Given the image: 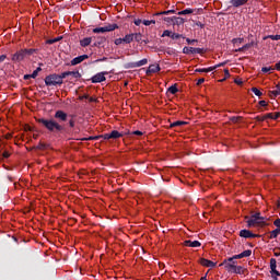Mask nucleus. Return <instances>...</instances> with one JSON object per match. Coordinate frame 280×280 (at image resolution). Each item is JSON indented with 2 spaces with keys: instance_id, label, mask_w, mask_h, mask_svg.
I'll list each match as a JSON object with an SVG mask.
<instances>
[{
  "instance_id": "obj_1",
  "label": "nucleus",
  "mask_w": 280,
  "mask_h": 280,
  "mask_svg": "<svg viewBox=\"0 0 280 280\" xmlns=\"http://www.w3.org/2000/svg\"><path fill=\"white\" fill-rule=\"evenodd\" d=\"M69 115L63 110H57L54 118H37L36 121L39 126H43L48 132L52 135H62L65 132V121H67ZM57 119V120H56Z\"/></svg>"
},
{
  "instance_id": "obj_2",
  "label": "nucleus",
  "mask_w": 280,
  "mask_h": 280,
  "mask_svg": "<svg viewBox=\"0 0 280 280\" xmlns=\"http://www.w3.org/2000/svg\"><path fill=\"white\" fill-rule=\"evenodd\" d=\"M34 54H36V49H34V48L21 49V50H18L15 54L12 55L11 60L13 62H21V61L25 60V58H27V56H33Z\"/></svg>"
},
{
  "instance_id": "obj_3",
  "label": "nucleus",
  "mask_w": 280,
  "mask_h": 280,
  "mask_svg": "<svg viewBox=\"0 0 280 280\" xmlns=\"http://www.w3.org/2000/svg\"><path fill=\"white\" fill-rule=\"evenodd\" d=\"M46 86H61L60 78L57 73L49 74L44 80Z\"/></svg>"
},
{
  "instance_id": "obj_4",
  "label": "nucleus",
  "mask_w": 280,
  "mask_h": 280,
  "mask_svg": "<svg viewBox=\"0 0 280 280\" xmlns=\"http://www.w3.org/2000/svg\"><path fill=\"white\" fill-rule=\"evenodd\" d=\"M115 30H119V25L108 24V25L103 26V27L93 28V33L94 34H104L106 32H115Z\"/></svg>"
},
{
  "instance_id": "obj_5",
  "label": "nucleus",
  "mask_w": 280,
  "mask_h": 280,
  "mask_svg": "<svg viewBox=\"0 0 280 280\" xmlns=\"http://www.w3.org/2000/svg\"><path fill=\"white\" fill-rule=\"evenodd\" d=\"M245 219L247 220L248 229H253V226H266V221H259L253 215L250 218L245 217Z\"/></svg>"
},
{
  "instance_id": "obj_6",
  "label": "nucleus",
  "mask_w": 280,
  "mask_h": 280,
  "mask_svg": "<svg viewBox=\"0 0 280 280\" xmlns=\"http://www.w3.org/2000/svg\"><path fill=\"white\" fill-rule=\"evenodd\" d=\"M106 75H108V71L98 72L91 78L92 84H98L100 82H106Z\"/></svg>"
},
{
  "instance_id": "obj_7",
  "label": "nucleus",
  "mask_w": 280,
  "mask_h": 280,
  "mask_svg": "<svg viewBox=\"0 0 280 280\" xmlns=\"http://www.w3.org/2000/svg\"><path fill=\"white\" fill-rule=\"evenodd\" d=\"M205 48H194V47H187L185 46L183 48V54H185L186 56H191L194 54H199V55H202L205 54Z\"/></svg>"
},
{
  "instance_id": "obj_8",
  "label": "nucleus",
  "mask_w": 280,
  "mask_h": 280,
  "mask_svg": "<svg viewBox=\"0 0 280 280\" xmlns=\"http://www.w3.org/2000/svg\"><path fill=\"white\" fill-rule=\"evenodd\" d=\"M236 264H237V260L229 261V258H228V259H224L219 266L220 267L224 266L228 272H233V270H235V266H237Z\"/></svg>"
},
{
  "instance_id": "obj_9",
  "label": "nucleus",
  "mask_w": 280,
  "mask_h": 280,
  "mask_svg": "<svg viewBox=\"0 0 280 280\" xmlns=\"http://www.w3.org/2000/svg\"><path fill=\"white\" fill-rule=\"evenodd\" d=\"M240 237H244L245 240H250V238H254V237H259V234H254L249 230H241L240 231Z\"/></svg>"
},
{
  "instance_id": "obj_10",
  "label": "nucleus",
  "mask_w": 280,
  "mask_h": 280,
  "mask_svg": "<svg viewBox=\"0 0 280 280\" xmlns=\"http://www.w3.org/2000/svg\"><path fill=\"white\" fill-rule=\"evenodd\" d=\"M163 20L166 21V23H173L174 25H183L185 23V19L177 16L164 18Z\"/></svg>"
},
{
  "instance_id": "obj_11",
  "label": "nucleus",
  "mask_w": 280,
  "mask_h": 280,
  "mask_svg": "<svg viewBox=\"0 0 280 280\" xmlns=\"http://www.w3.org/2000/svg\"><path fill=\"white\" fill-rule=\"evenodd\" d=\"M84 60H89V55H81L79 57L73 58L70 61L71 67H75V65H80L81 62H84Z\"/></svg>"
},
{
  "instance_id": "obj_12",
  "label": "nucleus",
  "mask_w": 280,
  "mask_h": 280,
  "mask_svg": "<svg viewBox=\"0 0 280 280\" xmlns=\"http://www.w3.org/2000/svg\"><path fill=\"white\" fill-rule=\"evenodd\" d=\"M145 65H148V59L147 58H144L140 61L130 62V63H128V67H129V69H137L139 67H145Z\"/></svg>"
},
{
  "instance_id": "obj_13",
  "label": "nucleus",
  "mask_w": 280,
  "mask_h": 280,
  "mask_svg": "<svg viewBox=\"0 0 280 280\" xmlns=\"http://www.w3.org/2000/svg\"><path fill=\"white\" fill-rule=\"evenodd\" d=\"M200 264L206 268H215V266L218 265V262H213L212 260H209L207 258H201Z\"/></svg>"
},
{
  "instance_id": "obj_14",
  "label": "nucleus",
  "mask_w": 280,
  "mask_h": 280,
  "mask_svg": "<svg viewBox=\"0 0 280 280\" xmlns=\"http://www.w3.org/2000/svg\"><path fill=\"white\" fill-rule=\"evenodd\" d=\"M184 246H188L189 248H200L202 244L199 241H185Z\"/></svg>"
},
{
  "instance_id": "obj_15",
  "label": "nucleus",
  "mask_w": 280,
  "mask_h": 280,
  "mask_svg": "<svg viewBox=\"0 0 280 280\" xmlns=\"http://www.w3.org/2000/svg\"><path fill=\"white\" fill-rule=\"evenodd\" d=\"M230 3L233 8H242V5H246L248 3V0H230Z\"/></svg>"
},
{
  "instance_id": "obj_16",
  "label": "nucleus",
  "mask_w": 280,
  "mask_h": 280,
  "mask_svg": "<svg viewBox=\"0 0 280 280\" xmlns=\"http://www.w3.org/2000/svg\"><path fill=\"white\" fill-rule=\"evenodd\" d=\"M159 71H161V66L151 65V66H149V68L147 70V75H150V73H159Z\"/></svg>"
},
{
  "instance_id": "obj_17",
  "label": "nucleus",
  "mask_w": 280,
  "mask_h": 280,
  "mask_svg": "<svg viewBox=\"0 0 280 280\" xmlns=\"http://www.w3.org/2000/svg\"><path fill=\"white\" fill-rule=\"evenodd\" d=\"M183 126H187V121L177 120L170 125V128H183Z\"/></svg>"
},
{
  "instance_id": "obj_18",
  "label": "nucleus",
  "mask_w": 280,
  "mask_h": 280,
  "mask_svg": "<svg viewBox=\"0 0 280 280\" xmlns=\"http://www.w3.org/2000/svg\"><path fill=\"white\" fill-rule=\"evenodd\" d=\"M135 40V33L127 34L125 37H122V42L126 43V45H130Z\"/></svg>"
},
{
  "instance_id": "obj_19",
  "label": "nucleus",
  "mask_w": 280,
  "mask_h": 280,
  "mask_svg": "<svg viewBox=\"0 0 280 280\" xmlns=\"http://www.w3.org/2000/svg\"><path fill=\"white\" fill-rule=\"evenodd\" d=\"M92 40H93V37H85L80 40V45H81V47H89V45H91Z\"/></svg>"
},
{
  "instance_id": "obj_20",
  "label": "nucleus",
  "mask_w": 280,
  "mask_h": 280,
  "mask_svg": "<svg viewBox=\"0 0 280 280\" xmlns=\"http://www.w3.org/2000/svg\"><path fill=\"white\" fill-rule=\"evenodd\" d=\"M106 43V37L98 36L96 42L93 44V47H102Z\"/></svg>"
},
{
  "instance_id": "obj_21",
  "label": "nucleus",
  "mask_w": 280,
  "mask_h": 280,
  "mask_svg": "<svg viewBox=\"0 0 280 280\" xmlns=\"http://www.w3.org/2000/svg\"><path fill=\"white\" fill-rule=\"evenodd\" d=\"M280 235V228H277L276 230H272L269 235V240H277Z\"/></svg>"
},
{
  "instance_id": "obj_22",
  "label": "nucleus",
  "mask_w": 280,
  "mask_h": 280,
  "mask_svg": "<svg viewBox=\"0 0 280 280\" xmlns=\"http://www.w3.org/2000/svg\"><path fill=\"white\" fill-rule=\"evenodd\" d=\"M211 71H215V67L196 69L197 73H211Z\"/></svg>"
},
{
  "instance_id": "obj_23",
  "label": "nucleus",
  "mask_w": 280,
  "mask_h": 280,
  "mask_svg": "<svg viewBox=\"0 0 280 280\" xmlns=\"http://www.w3.org/2000/svg\"><path fill=\"white\" fill-rule=\"evenodd\" d=\"M109 137L112 139H121V137H124V133L117 131V130H113L112 132H109Z\"/></svg>"
},
{
  "instance_id": "obj_24",
  "label": "nucleus",
  "mask_w": 280,
  "mask_h": 280,
  "mask_svg": "<svg viewBox=\"0 0 280 280\" xmlns=\"http://www.w3.org/2000/svg\"><path fill=\"white\" fill-rule=\"evenodd\" d=\"M74 78L75 80H80V78H82V74L80 73V71H68V77Z\"/></svg>"
},
{
  "instance_id": "obj_25",
  "label": "nucleus",
  "mask_w": 280,
  "mask_h": 280,
  "mask_svg": "<svg viewBox=\"0 0 280 280\" xmlns=\"http://www.w3.org/2000/svg\"><path fill=\"white\" fill-rule=\"evenodd\" d=\"M177 14L178 16H184L186 14H194V9H185L183 11H179Z\"/></svg>"
},
{
  "instance_id": "obj_26",
  "label": "nucleus",
  "mask_w": 280,
  "mask_h": 280,
  "mask_svg": "<svg viewBox=\"0 0 280 280\" xmlns=\"http://www.w3.org/2000/svg\"><path fill=\"white\" fill-rule=\"evenodd\" d=\"M232 272L234 275H244V268L242 266H235Z\"/></svg>"
},
{
  "instance_id": "obj_27",
  "label": "nucleus",
  "mask_w": 280,
  "mask_h": 280,
  "mask_svg": "<svg viewBox=\"0 0 280 280\" xmlns=\"http://www.w3.org/2000/svg\"><path fill=\"white\" fill-rule=\"evenodd\" d=\"M177 92H178V86L176 84H173L168 88V93H171L172 95H176Z\"/></svg>"
},
{
  "instance_id": "obj_28",
  "label": "nucleus",
  "mask_w": 280,
  "mask_h": 280,
  "mask_svg": "<svg viewBox=\"0 0 280 280\" xmlns=\"http://www.w3.org/2000/svg\"><path fill=\"white\" fill-rule=\"evenodd\" d=\"M254 43H248V44H245L243 47L236 49V51H246V49H250V47H253Z\"/></svg>"
},
{
  "instance_id": "obj_29",
  "label": "nucleus",
  "mask_w": 280,
  "mask_h": 280,
  "mask_svg": "<svg viewBox=\"0 0 280 280\" xmlns=\"http://www.w3.org/2000/svg\"><path fill=\"white\" fill-rule=\"evenodd\" d=\"M143 38V35H141V33H133V40H136V43H141Z\"/></svg>"
},
{
  "instance_id": "obj_30",
  "label": "nucleus",
  "mask_w": 280,
  "mask_h": 280,
  "mask_svg": "<svg viewBox=\"0 0 280 280\" xmlns=\"http://www.w3.org/2000/svg\"><path fill=\"white\" fill-rule=\"evenodd\" d=\"M176 11L175 10H167V11H163V12H159L155 13L154 16H161L163 14L167 15V14H174Z\"/></svg>"
},
{
  "instance_id": "obj_31",
  "label": "nucleus",
  "mask_w": 280,
  "mask_h": 280,
  "mask_svg": "<svg viewBox=\"0 0 280 280\" xmlns=\"http://www.w3.org/2000/svg\"><path fill=\"white\" fill-rule=\"evenodd\" d=\"M58 78H59V82L62 84L65 80V78H69V72L66 71V72H62L61 74H58Z\"/></svg>"
},
{
  "instance_id": "obj_32",
  "label": "nucleus",
  "mask_w": 280,
  "mask_h": 280,
  "mask_svg": "<svg viewBox=\"0 0 280 280\" xmlns=\"http://www.w3.org/2000/svg\"><path fill=\"white\" fill-rule=\"evenodd\" d=\"M252 93L255 94L257 97H261L264 95V93H261V91H259V89L257 88H252Z\"/></svg>"
},
{
  "instance_id": "obj_33",
  "label": "nucleus",
  "mask_w": 280,
  "mask_h": 280,
  "mask_svg": "<svg viewBox=\"0 0 280 280\" xmlns=\"http://www.w3.org/2000/svg\"><path fill=\"white\" fill-rule=\"evenodd\" d=\"M142 23L145 26L156 25V21L155 20H143Z\"/></svg>"
},
{
  "instance_id": "obj_34",
  "label": "nucleus",
  "mask_w": 280,
  "mask_h": 280,
  "mask_svg": "<svg viewBox=\"0 0 280 280\" xmlns=\"http://www.w3.org/2000/svg\"><path fill=\"white\" fill-rule=\"evenodd\" d=\"M267 38H270L271 40H280V35H268L264 37V40H267Z\"/></svg>"
},
{
  "instance_id": "obj_35",
  "label": "nucleus",
  "mask_w": 280,
  "mask_h": 280,
  "mask_svg": "<svg viewBox=\"0 0 280 280\" xmlns=\"http://www.w3.org/2000/svg\"><path fill=\"white\" fill-rule=\"evenodd\" d=\"M242 257H250V255H253V250L250 249H246L243 253H241Z\"/></svg>"
},
{
  "instance_id": "obj_36",
  "label": "nucleus",
  "mask_w": 280,
  "mask_h": 280,
  "mask_svg": "<svg viewBox=\"0 0 280 280\" xmlns=\"http://www.w3.org/2000/svg\"><path fill=\"white\" fill-rule=\"evenodd\" d=\"M254 218L258 219L259 222H264V220H266V218L261 217L260 212H257L255 214H252Z\"/></svg>"
},
{
  "instance_id": "obj_37",
  "label": "nucleus",
  "mask_w": 280,
  "mask_h": 280,
  "mask_svg": "<svg viewBox=\"0 0 280 280\" xmlns=\"http://www.w3.org/2000/svg\"><path fill=\"white\" fill-rule=\"evenodd\" d=\"M270 268H271V270L277 269V259H275V258L270 259Z\"/></svg>"
},
{
  "instance_id": "obj_38",
  "label": "nucleus",
  "mask_w": 280,
  "mask_h": 280,
  "mask_svg": "<svg viewBox=\"0 0 280 280\" xmlns=\"http://www.w3.org/2000/svg\"><path fill=\"white\" fill-rule=\"evenodd\" d=\"M236 259H244V258H243L242 254H238V255H234V256L230 257L228 261H233V260L235 261Z\"/></svg>"
},
{
  "instance_id": "obj_39",
  "label": "nucleus",
  "mask_w": 280,
  "mask_h": 280,
  "mask_svg": "<svg viewBox=\"0 0 280 280\" xmlns=\"http://www.w3.org/2000/svg\"><path fill=\"white\" fill-rule=\"evenodd\" d=\"M171 38L173 40H178V38H183V35L178 33H172Z\"/></svg>"
},
{
  "instance_id": "obj_40",
  "label": "nucleus",
  "mask_w": 280,
  "mask_h": 280,
  "mask_svg": "<svg viewBox=\"0 0 280 280\" xmlns=\"http://www.w3.org/2000/svg\"><path fill=\"white\" fill-rule=\"evenodd\" d=\"M270 97H279L280 92L279 90H273L269 92Z\"/></svg>"
},
{
  "instance_id": "obj_41",
  "label": "nucleus",
  "mask_w": 280,
  "mask_h": 280,
  "mask_svg": "<svg viewBox=\"0 0 280 280\" xmlns=\"http://www.w3.org/2000/svg\"><path fill=\"white\" fill-rule=\"evenodd\" d=\"M97 139H100V136L82 138L81 141H97Z\"/></svg>"
},
{
  "instance_id": "obj_42",
  "label": "nucleus",
  "mask_w": 280,
  "mask_h": 280,
  "mask_svg": "<svg viewBox=\"0 0 280 280\" xmlns=\"http://www.w3.org/2000/svg\"><path fill=\"white\" fill-rule=\"evenodd\" d=\"M98 139H104L105 141H108L110 140V133H104V135H101L98 136Z\"/></svg>"
},
{
  "instance_id": "obj_43",
  "label": "nucleus",
  "mask_w": 280,
  "mask_h": 280,
  "mask_svg": "<svg viewBox=\"0 0 280 280\" xmlns=\"http://www.w3.org/2000/svg\"><path fill=\"white\" fill-rule=\"evenodd\" d=\"M172 31H170V30H165L164 32H163V34H162V37L163 38H165V36H168L170 38H172Z\"/></svg>"
},
{
  "instance_id": "obj_44",
  "label": "nucleus",
  "mask_w": 280,
  "mask_h": 280,
  "mask_svg": "<svg viewBox=\"0 0 280 280\" xmlns=\"http://www.w3.org/2000/svg\"><path fill=\"white\" fill-rule=\"evenodd\" d=\"M186 43L188 45H196V43H198V39H190L189 37L186 38Z\"/></svg>"
},
{
  "instance_id": "obj_45",
  "label": "nucleus",
  "mask_w": 280,
  "mask_h": 280,
  "mask_svg": "<svg viewBox=\"0 0 280 280\" xmlns=\"http://www.w3.org/2000/svg\"><path fill=\"white\" fill-rule=\"evenodd\" d=\"M240 119H242V116H234V117L230 118V120H232L233 124H237V121H240Z\"/></svg>"
},
{
  "instance_id": "obj_46",
  "label": "nucleus",
  "mask_w": 280,
  "mask_h": 280,
  "mask_svg": "<svg viewBox=\"0 0 280 280\" xmlns=\"http://www.w3.org/2000/svg\"><path fill=\"white\" fill-rule=\"evenodd\" d=\"M261 71L262 73H268L269 71H272V67H262Z\"/></svg>"
},
{
  "instance_id": "obj_47",
  "label": "nucleus",
  "mask_w": 280,
  "mask_h": 280,
  "mask_svg": "<svg viewBox=\"0 0 280 280\" xmlns=\"http://www.w3.org/2000/svg\"><path fill=\"white\" fill-rule=\"evenodd\" d=\"M266 119H275V114L273 113H268L265 115V120Z\"/></svg>"
},
{
  "instance_id": "obj_48",
  "label": "nucleus",
  "mask_w": 280,
  "mask_h": 280,
  "mask_svg": "<svg viewBox=\"0 0 280 280\" xmlns=\"http://www.w3.org/2000/svg\"><path fill=\"white\" fill-rule=\"evenodd\" d=\"M255 120L256 121H266V116H256Z\"/></svg>"
},
{
  "instance_id": "obj_49",
  "label": "nucleus",
  "mask_w": 280,
  "mask_h": 280,
  "mask_svg": "<svg viewBox=\"0 0 280 280\" xmlns=\"http://www.w3.org/2000/svg\"><path fill=\"white\" fill-rule=\"evenodd\" d=\"M131 135H136V137H143V132L139 130L132 131Z\"/></svg>"
},
{
  "instance_id": "obj_50",
  "label": "nucleus",
  "mask_w": 280,
  "mask_h": 280,
  "mask_svg": "<svg viewBox=\"0 0 280 280\" xmlns=\"http://www.w3.org/2000/svg\"><path fill=\"white\" fill-rule=\"evenodd\" d=\"M54 43H58L56 38L46 40V45H54Z\"/></svg>"
},
{
  "instance_id": "obj_51",
  "label": "nucleus",
  "mask_w": 280,
  "mask_h": 280,
  "mask_svg": "<svg viewBox=\"0 0 280 280\" xmlns=\"http://www.w3.org/2000/svg\"><path fill=\"white\" fill-rule=\"evenodd\" d=\"M224 75H225L224 80L231 78V72H229V69H224Z\"/></svg>"
},
{
  "instance_id": "obj_52",
  "label": "nucleus",
  "mask_w": 280,
  "mask_h": 280,
  "mask_svg": "<svg viewBox=\"0 0 280 280\" xmlns=\"http://www.w3.org/2000/svg\"><path fill=\"white\" fill-rule=\"evenodd\" d=\"M235 84H237L238 86H242L244 84V81H242V79H235L234 80Z\"/></svg>"
},
{
  "instance_id": "obj_53",
  "label": "nucleus",
  "mask_w": 280,
  "mask_h": 280,
  "mask_svg": "<svg viewBox=\"0 0 280 280\" xmlns=\"http://www.w3.org/2000/svg\"><path fill=\"white\" fill-rule=\"evenodd\" d=\"M114 43L115 45H121V43H124V38H116Z\"/></svg>"
},
{
  "instance_id": "obj_54",
  "label": "nucleus",
  "mask_w": 280,
  "mask_h": 280,
  "mask_svg": "<svg viewBox=\"0 0 280 280\" xmlns=\"http://www.w3.org/2000/svg\"><path fill=\"white\" fill-rule=\"evenodd\" d=\"M2 159H10V152L4 151V152L2 153Z\"/></svg>"
},
{
  "instance_id": "obj_55",
  "label": "nucleus",
  "mask_w": 280,
  "mask_h": 280,
  "mask_svg": "<svg viewBox=\"0 0 280 280\" xmlns=\"http://www.w3.org/2000/svg\"><path fill=\"white\" fill-rule=\"evenodd\" d=\"M273 225L277 226V229H280V219L275 220Z\"/></svg>"
},
{
  "instance_id": "obj_56",
  "label": "nucleus",
  "mask_w": 280,
  "mask_h": 280,
  "mask_svg": "<svg viewBox=\"0 0 280 280\" xmlns=\"http://www.w3.org/2000/svg\"><path fill=\"white\" fill-rule=\"evenodd\" d=\"M279 118H280V112H276L273 114V120L277 121V119H279Z\"/></svg>"
},
{
  "instance_id": "obj_57",
  "label": "nucleus",
  "mask_w": 280,
  "mask_h": 280,
  "mask_svg": "<svg viewBox=\"0 0 280 280\" xmlns=\"http://www.w3.org/2000/svg\"><path fill=\"white\" fill-rule=\"evenodd\" d=\"M135 25H137L139 27V25H141V23H143V21H141V19H137L133 21Z\"/></svg>"
},
{
  "instance_id": "obj_58",
  "label": "nucleus",
  "mask_w": 280,
  "mask_h": 280,
  "mask_svg": "<svg viewBox=\"0 0 280 280\" xmlns=\"http://www.w3.org/2000/svg\"><path fill=\"white\" fill-rule=\"evenodd\" d=\"M258 104L259 106H262V107L268 106V103L266 101H259Z\"/></svg>"
},
{
  "instance_id": "obj_59",
  "label": "nucleus",
  "mask_w": 280,
  "mask_h": 280,
  "mask_svg": "<svg viewBox=\"0 0 280 280\" xmlns=\"http://www.w3.org/2000/svg\"><path fill=\"white\" fill-rule=\"evenodd\" d=\"M200 84H205V78H201L197 81V86H200Z\"/></svg>"
},
{
  "instance_id": "obj_60",
  "label": "nucleus",
  "mask_w": 280,
  "mask_h": 280,
  "mask_svg": "<svg viewBox=\"0 0 280 280\" xmlns=\"http://www.w3.org/2000/svg\"><path fill=\"white\" fill-rule=\"evenodd\" d=\"M31 78H33V79L38 78V72L36 70H34L33 73L31 74Z\"/></svg>"
},
{
  "instance_id": "obj_61",
  "label": "nucleus",
  "mask_w": 280,
  "mask_h": 280,
  "mask_svg": "<svg viewBox=\"0 0 280 280\" xmlns=\"http://www.w3.org/2000/svg\"><path fill=\"white\" fill-rule=\"evenodd\" d=\"M233 43H244V38H234Z\"/></svg>"
},
{
  "instance_id": "obj_62",
  "label": "nucleus",
  "mask_w": 280,
  "mask_h": 280,
  "mask_svg": "<svg viewBox=\"0 0 280 280\" xmlns=\"http://www.w3.org/2000/svg\"><path fill=\"white\" fill-rule=\"evenodd\" d=\"M166 54H168V56H172L174 54V49L167 48Z\"/></svg>"
},
{
  "instance_id": "obj_63",
  "label": "nucleus",
  "mask_w": 280,
  "mask_h": 280,
  "mask_svg": "<svg viewBox=\"0 0 280 280\" xmlns=\"http://www.w3.org/2000/svg\"><path fill=\"white\" fill-rule=\"evenodd\" d=\"M5 58H8V56L1 55V56H0V63H1V62H4V61H5Z\"/></svg>"
},
{
  "instance_id": "obj_64",
  "label": "nucleus",
  "mask_w": 280,
  "mask_h": 280,
  "mask_svg": "<svg viewBox=\"0 0 280 280\" xmlns=\"http://www.w3.org/2000/svg\"><path fill=\"white\" fill-rule=\"evenodd\" d=\"M275 67H276L277 71H280V61H278Z\"/></svg>"
}]
</instances>
